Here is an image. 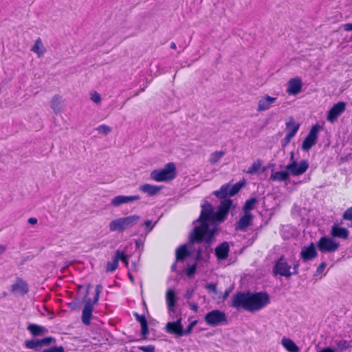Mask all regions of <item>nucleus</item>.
I'll list each match as a JSON object with an SVG mask.
<instances>
[{
  "label": "nucleus",
  "mask_w": 352,
  "mask_h": 352,
  "mask_svg": "<svg viewBox=\"0 0 352 352\" xmlns=\"http://www.w3.org/2000/svg\"><path fill=\"white\" fill-rule=\"evenodd\" d=\"M232 200L225 199L222 201L217 211L209 204H204L202 207L201 213L194 229V232L190 235L192 242L204 241L209 243L214 234L217 232L215 227L209 228V222L221 223L223 221L228 214L230 209L234 208Z\"/></svg>",
  "instance_id": "1"
},
{
  "label": "nucleus",
  "mask_w": 352,
  "mask_h": 352,
  "mask_svg": "<svg viewBox=\"0 0 352 352\" xmlns=\"http://www.w3.org/2000/svg\"><path fill=\"white\" fill-rule=\"evenodd\" d=\"M269 303V296L265 293L239 294L232 298V306L242 307L250 311H256Z\"/></svg>",
  "instance_id": "2"
},
{
  "label": "nucleus",
  "mask_w": 352,
  "mask_h": 352,
  "mask_svg": "<svg viewBox=\"0 0 352 352\" xmlns=\"http://www.w3.org/2000/svg\"><path fill=\"white\" fill-rule=\"evenodd\" d=\"M56 342V339L53 337H47L42 339H30L24 342L25 346L28 349H34L40 352H65L64 346H54L45 349V346H49Z\"/></svg>",
  "instance_id": "3"
},
{
  "label": "nucleus",
  "mask_w": 352,
  "mask_h": 352,
  "mask_svg": "<svg viewBox=\"0 0 352 352\" xmlns=\"http://www.w3.org/2000/svg\"><path fill=\"white\" fill-rule=\"evenodd\" d=\"M177 176V166L174 162H168L162 168L155 169L150 173V178L157 182H170Z\"/></svg>",
  "instance_id": "4"
},
{
  "label": "nucleus",
  "mask_w": 352,
  "mask_h": 352,
  "mask_svg": "<svg viewBox=\"0 0 352 352\" xmlns=\"http://www.w3.org/2000/svg\"><path fill=\"white\" fill-rule=\"evenodd\" d=\"M294 155L292 154L291 162L286 166L289 175L298 176L306 172L309 168V163L306 160L297 162L294 160Z\"/></svg>",
  "instance_id": "5"
},
{
  "label": "nucleus",
  "mask_w": 352,
  "mask_h": 352,
  "mask_svg": "<svg viewBox=\"0 0 352 352\" xmlns=\"http://www.w3.org/2000/svg\"><path fill=\"white\" fill-rule=\"evenodd\" d=\"M100 292V287L98 286L96 288V296L94 299V300H87L85 301V304L82 310V322L85 324H89L90 322V320L91 318V313L93 309V306L95 305L98 300L99 294Z\"/></svg>",
  "instance_id": "6"
},
{
  "label": "nucleus",
  "mask_w": 352,
  "mask_h": 352,
  "mask_svg": "<svg viewBox=\"0 0 352 352\" xmlns=\"http://www.w3.org/2000/svg\"><path fill=\"white\" fill-rule=\"evenodd\" d=\"M204 320L208 325L216 327L225 322L226 317L223 312L219 310H213L206 314Z\"/></svg>",
  "instance_id": "7"
},
{
  "label": "nucleus",
  "mask_w": 352,
  "mask_h": 352,
  "mask_svg": "<svg viewBox=\"0 0 352 352\" xmlns=\"http://www.w3.org/2000/svg\"><path fill=\"white\" fill-rule=\"evenodd\" d=\"M278 100L276 96H270L265 94L261 96L256 103V111L258 112H265L272 109Z\"/></svg>",
  "instance_id": "8"
},
{
  "label": "nucleus",
  "mask_w": 352,
  "mask_h": 352,
  "mask_svg": "<svg viewBox=\"0 0 352 352\" xmlns=\"http://www.w3.org/2000/svg\"><path fill=\"white\" fill-rule=\"evenodd\" d=\"M339 243L329 237H322L318 242L317 246L322 252H333L339 248Z\"/></svg>",
  "instance_id": "9"
},
{
  "label": "nucleus",
  "mask_w": 352,
  "mask_h": 352,
  "mask_svg": "<svg viewBox=\"0 0 352 352\" xmlns=\"http://www.w3.org/2000/svg\"><path fill=\"white\" fill-rule=\"evenodd\" d=\"M49 105L55 115H59L65 107V99L60 94H54L50 98Z\"/></svg>",
  "instance_id": "10"
},
{
  "label": "nucleus",
  "mask_w": 352,
  "mask_h": 352,
  "mask_svg": "<svg viewBox=\"0 0 352 352\" xmlns=\"http://www.w3.org/2000/svg\"><path fill=\"white\" fill-rule=\"evenodd\" d=\"M302 79L300 77L292 78L287 82L286 92L289 96H296L302 91Z\"/></svg>",
  "instance_id": "11"
},
{
  "label": "nucleus",
  "mask_w": 352,
  "mask_h": 352,
  "mask_svg": "<svg viewBox=\"0 0 352 352\" xmlns=\"http://www.w3.org/2000/svg\"><path fill=\"white\" fill-rule=\"evenodd\" d=\"M320 127L319 125L316 124L314 126L307 138L305 139L302 145V148L304 151H309L316 142L317 138H318V133L320 131Z\"/></svg>",
  "instance_id": "12"
},
{
  "label": "nucleus",
  "mask_w": 352,
  "mask_h": 352,
  "mask_svg": "<svg viewBox=\"0 0 352 352\" xmlns=\"http://www.w3.org/2000/svg\"><path fill=\"white\" fill-rule=\"evenodd\" d=\"M273 272L274 274H279L285 277H289L294 273L292 272L291 265L283 258H280L276 262Z\"/></svg>",
  "instance_id": "13"
},
{
  "label": "nucleus",
  "mask_w": 352,
  "mask_h": 352,
  "mask_svg": "<svg viewBox=\"0 0 352 352\" xmlns=\"http://www.w3.org/2000/svg\"><path fill=\"white\" fill-rule=\"evenodd\" d=\"M140 197L138 195H117L111 199L110 205L113 208H118L124 204H129L138 201Z\"/></svg>",
  "instance_id": "14"
},
{
  "label": "nucleus",
  "mask_w": 352,
  "mask_h": 352,
  "mask_svg": "<svg viewBox=\"0 0 352 352\" xmlns=\"http://www.w3.org/2000/svg\"><path fill=\"white\" fill-rule=\"evenodd\" d=\"M10 292L14 294L24 296L29 292L28 284L22 278H16L10 287Z\"/></svg>",
  "instance_id": "15"
},
{
  "label": "nucleus",
  "mask_w": 352,
  "mask_h": 352,
  "mask_svg": "<svg viewBox=\"0 0 352 352\" xmlns=\"http://www.w3.org/2000/svg\"><path fill=\"white\" fill-rule=\"evenodd\" d=\"M30 51L38 58H43L47 53V48L43 41L40 37L36 38L31 45Z\"/></svg>",
  "instance_id": "16"
},
{
  "label": "nucleus",
  "mask_w": 352,
  "mask_h": 352,
  "mask_svg": "<svg viewBox=\"0 0 352 352\" xmlns=\"http://www.w3.org/2000/svg\"><path fill=\"white\" fill-rule=\"evenodd\" d=\"M346 103L339 102L334 104L329 111L327 114V120L333 122L345 110Z\"/></svg>",
  "instance_id": "17"
},
{
  "label": "nucleus",
  "mask_w": 352,
  "mask_h": 352,
  "mask_svg": "<svg viewBox=\"0 0 352 352\" xmlns=\"http://www.w3.org/2000/svg\"><path fill=\"white\" fill-rule=\"evenodd\" d=\"M299 123L292 118L289 119L286 123L287 135L284 139L285 144L289 143L291 139L295 135L299 129Z\"/></svg>",
  "instance_id": "18"
},
{
  "label": "nucleus",
  "mask_w": 352,
  "mask_h": 352,
  "mask_svg": "<svg viewBox=\"0 0 352 352\" xmlns=\"http://www.w3.org/2000/svg\"><path fill=\"white\" fill-rule=\"evenodd\" d=\"M182 318L176 322H168L166 327V331L170 333L181 336L184 334V331L182 325Z\"/></svg>",
  "instance_id": "19"
},
{
  "label": "nucleus",
  "mask_w": 352,
  "mask_h": 352,
  "mask_svg": "<svg viewBox=\"0 0 352 352\" xmlns=\"http://www.w3.org/2000/svg\"><path fill=\"white\" fill-rule=\"evenodd\" d=\"M300 256L305 261L315 258L317 256L315 245L314 243H311L307 246L303 247L300 252Z\"/></svg>",
  "instance_id": "20"
},
{
  "label": "nucleus",
  "mask_w": 352,
  "mask_h": 352,
  "mask_svg": "<svg viewBox=\"0 0 352 352\" xmlns=\"http://www.w3.org/2000/svg\"><path fill=\"white\" fill-rule=\"evenodd\" d=\"M124 230L135 226L140 220V217L138 214H132L126 217H120Z\"/></svg>",
  "instance_id": "21"
},
{
  "label": "nucleus",
  "mask_w": 352,
  "mask_h": 352,
  "mask_svg": "<svg viewBox=\"0 0 352 352\" xmlns=\"http://www.w3.org/2000/svg\"><path fill=\"white\" fill-rule=\"evenodd\" d=\"M289 176V172L285 167V169L283 170H272L270 179L273 181L283 182L287 180Z\"/></svg>",
  "instance_id": "22"
},
{
  "label": "nucleus",
  "mask_w": 352,
  "mask_h": 352,
  "mask_svg": "<svg viewBox=\"0 0 352 352\" xmlns=\"http://www.w3.org/2000/svg\"><path fill=\"white\" fill-rule=\"evenodd\" d=\"M140 190L149 196L157 195L162 189V186L145 184L140 186Z\"/></svg>",
  "instance_id": "23"
},
{
  "label": "nucleus",
  "mask_w": 352,
  "mask_h": 352,
  "mask_svg": "<svg viewBox=\"0 0 352 352\" xmlns=\"http://www.w3.org/2000/svg\"><path fill=\"white\" fill-rule=\"evenodd\" d=\"M27 329L33 337L41 336L47 332L46 328L35 324L28 325Z\"/></svg>",
  "instance_id": "24"
},
{
  "label": "nucleus",
  "mask_w": 352,
  "mask_h": 352,
  "mask_svg": "<svg viewBox=\"0 0 352 352\" xmlns=\"http://www.w3.org/2000/svg\"><path fill=\"white\" fill-rule=\"evenodd\" d=\"M252 215L250 212H244L243 215L241 217L239 221L236 228L240 230H244L248 227L251 222Z\"/></svg>",
  "instance_id": "25"
},
{
  "label": "nucleus",
  "mask_w": 352,
  "mask_h": 352,
  "mask_svg": "<svg viewBox=\"0 0 352 352\" xmlns=\"http://www.w3.org/2000/svg\"><path fill=\"white\" fill-rule=\"evenodd\" d=\"M229 251V245L227 243H223L219 245L215 250V254L219 259H225Z\"/></svg>",
  "instance_id": "26"
},
{
  "label": "nucleus",
  "mask_w": 352,
  "mask_h": 352,
  "mask_svg": "<svg viewBox=\"0 0 352 352\" xmlns=\"http://www.w3.org/2000/svg\"><path fill=\"white\" fill-rule=\"evenodd\" d=\"M281 343L283 346L289 351V352H298L299 348L296 345V344L289 338H283L281 340Z\"/></svg>",
  "instance_id": "27"
},
{
  "label": "nucleus",
  "mask_w": 352,
  "mask_h": 352,
  "mask_svg": "<svg viewBox=\"0 0 352 352\" xmlns=\"http://www.w3.org/2000/svg\"><path fill=\"white\" fill-rule=\"evenodd\" d=\"M109 228L111 232H122L124 230L123 228L120 217L110 221Z\"/></svg>",
  "instance_id": "28"
},
{
  "label": "nucleus",
  "mask_w": 352,
  "mask_h": 352,
  "mask_svg": "<svg viewBox=\"0 0 352 352\" xmlns=\"http://www.w3.org/2000/svg\"><path fill=\"white\" fill-rule=\"evenodd\" d=\"M331 234L333 236L346 239L348 237L349 232L345 228L338 227V226H333L332 227Z\"/></svg>",
  "instance_id": "29"
},
{
  "label": "nucleus",
  "mask_w": 352,
  "mask_h": 352,
  "mask_svg": "<svg viewBox=\"0 0 352 352\" xmlns=\"http://www.w3.org/2000/svg\"><path fill=\"white\" fill-rule=\"evenodd\" d=\"M166 302L170 309L175 306L177 298L175 292L173 289H168L166 295Z\"/></svg>",
  "instance_id": "30"
},
{
  "label": "nucleus",
  "mask_w": 352,
  "mask_h": 352,
  "mask_svg": "<svg viewBox=\"0 0 352 352\" xmlns=\"http://www.w3.org/2000/svg\"><path fill=\"white\" fill-rule=\"evenodd\" d=\"M189 255V251L186 245L179 247L176 251V257L177 261H183Z\"/></svg>",
  "instance_id": "31"
},
{
  "label": "nucleus",
  "mask_w": 352,
  "mask_h": 352,
  "mask_svg": "<svg viewBox=\"0 0 352 352\" xmlns=\"http://www.w3.org/2000/svg\"><path fill=\"white\" fill-rule=\"evenodd\" d=\"M230 186L229 185H225L223 186L220 190L215 191L214 194L218 198H223L228 195H230Z\"/></svg>",
  "instance_id": "32"
},
{
  "label": "nucleus",
  "mask_w": 352,
  "mask_h": 352,
  "mask_svg": "<svg viewBox=\"0 0 352 352\" xmlns=\"http://www.w3.org/2000/svg\"><path fill=\"white\" fill-rule=\"evenodd\" d=\"M225 155V152L223 151H214L210 155V163L214 164L217 163L221 157Z\"/></svg>",
  "instance_id": "33"
},
{
  "label": "nucleus",
  "mask_w": 352,
  "mask_h": 352,
  "mask_svg": "<svg viewBox=\"0 0 352 352\" xmlns=\"http://www.w3.org/2000/svg\"><path fill=\"white\" fill-rule=\"evenodd\" d=\"M136 318L141 324L142 333V335H144L145 336L148 333L146 320L144 316H139V315H136Z\"/></svg>",
  "instance_id": "34"
},
{
  "label": "nucleus",
  "mask_w": 352,
  "mask_h": 352,
  "mask_svg": "<svg viewBox=\"0 0 352 352\" xmlns=\"http://www.w3.org/2000/svg\"><path fill=\"white\" fill-rule=\"evenodd\" d=\"M257 203V200L255 198H252L248 200L243 208V212H250V210H252Z\"/></svg>",
  "instance_id": "35"
},
{
  "label": "nucleus",
  "mask_w": 352,
  "mask_h": 352,
  "mask_svg": "<svg viewBox=\"0 0 352 352\" xmlns=\"http://www.w3.org/2000/svg\"><path fill=\"white\" fill-rule=\"evenodd\" d=\"M262 162L261 160L255 161L248 168L247 173L250 174L256 173L261 167Z\"/></svg>",
  "instance_id": "36"
},
{
  "label": "nucleus",
  "mask_w": 352,
  "mask_h": 352,
  "mask_svg": "<svg viewBox=\"0 0 352 352\" xmlns=\"http://www.w3.org/2000/svg\"><path fill=\"white\" fill-rule=\"evenodd\" d=\"M89 96H90V100L94 103H95L96 104H100L102 98H101L100 94L98 92H97L96 91H92L90 92Z\"/></svg>",
  "instance_id": "37"
},
{
  "label": "nucleus",
  "mask_w": 352,
  "mask_h": 352,
  "mask_svg": "<svg viewBox=\"0 0 352 352\" xmlns=\"http://www.w3.org/2000/svg\"><path fill=\"white\" fill-rule=\"evenodd\" d=\"M97 131L102 135H108L112 131V128L107 124H102L97 128Z\"/></svg>",
  "instance_id": "38"
},
{
  "label": "nucleus",
  "mask_w": 352,
  "mask_h": 352,
  "mask_svg": "<svg viewBox=\"0 0 352 352\" xmlns=\"http://www.w3.org/2000/svg\"><path fill=\"white\" fill-rule=\"evenodd\" d=\"M118 261L117 260L116 256H115L113 260L110 261L107 264V271H113L118 267Z\"/></svg>",
  "instance_id": "39"
},
{
  "label": "nucleus",
  "mask_w": 352,
  "mask_h": 352,
  "mask_svg": "<svg viewBox=\"0 0 352 352\" xmlns=\"http://www.w3.org/2000/svg\"><path fill=\"white\" fill-rule=\"evenodd\" d=\"M116 256L118 261H119V260L122 261L127 266L128 256L126 255H125L123 252L118 251L116 254Z\"/></svg>",
  "instance_id": "40"
},
{
  "label": "nucleus",
  "mask_w": 352,
  "mask_h": 352,
  "mask_svg": "<svg viewBox=\"0 0 352 352\" xmlns=\"http://www.w3.org/2000/svg\"><path fill=\"white\" fill-rule=\"evenodd\" d=\"M241 187V185L240 184H236L232 186H230V195L232 196V195H235L239 190Z\"/></svg>",
  "instance_id": "41"
},
{
  "label": "nucleus",
  "mask_w": 352,
  "mask_h": 352,
  "mask_svg": "<svg viewBox=\"0 0 352 352\" xmlns=\"http://www.w3.org/2000/svg\"><path fill=\"white\" fill-rule=\"evenodd\" d=\"M138 349L144 352H155V346L152 345L140 346Z\"/></svg>",
  "instance_id": "42"
},
{
  "label": "nucleus",
  "mask_w": 352,
  "mask_h": 352,
  "mask_svg": "<svg viewBox=\"0 0 352 352\" xmlns=\"http://www.w3.org/2000/svg\"><path fill=\"white\" fill-rule=\"evenodd\" d=\"M197 321L195 320L192 321L189 326L188 327L187 329L184 331V334H190L192 331V328L197 324Z\"/></svg>",
  "instance_id": "43"
},
{
  "label": "nucleus",
  "mask_w": 352,
  "mask_h": 352,
  "mask_svg": "<svg viewBox=\"0 0 352 352\" xmlns=\"http://www.w3.org/2000/svg\"><path fill=\"white\" fill-rule=\"evenodd\" d=\"M344 218L352 221V207L344 212Z\"/></svg>",
  "instance_id": "44"
},
{
  "label": "nucleus",
  "mask_w": 352,
  "mask_h": 352,
  "mask_svg": "<svg viewBox=\"0 0 352 352\" xmlns=\"http://www.w3.org/2000/svg\"><path fill=\"white\" fill-rule=\"evenodd\" d=\"M87 292H88V287H80V290L78 292V296L80 298L82 297V296H85L87 295Z\"/></svg>",
  "instance_id": "45"
},
{
  "label": "nucleus",
  "mask_w": 352,
  "mask_h": 352,
  "mask_svg": "<svg viewBox=\"0 0 352 352\" xmlns=\"http://www.w3.org/2000/svg\"><path fill=\"white\" fill-rule=\"evenodd\" d=\"M144 226H145V228L146 229L148 230V231H151L153 228V225L152 224V221H150V220H147L144 222Z\"/></svg>",
  "instance_id": "46"
},
{
  "label": "nucleus",
  "mask_w": 352,
  "mask_h": 352,
  "mask_svg": "<svg viewBox=\"0 0 352 352\" xmlns=\"http://www.w3.org/2000/svg\"><path fill=\"white\" fill-rule=\"evenodd\" d=\"M342 28L346 32L352 31V23H345L342 25Z\"/></svg>",
  "instance_id": "47"
},
{
  "label": "nucleus",
  "mask_w": 352,
  "mask_h": 352,
  "mask_svg": "<svg viewBox=\"0 0 352 352\" xmlns=\"http://www.w3.org/2000/svg\"><path fill=\"white\" fill-rule=\"evenodd\" d=\"M195 269H196L195 265H193V266H191V267H188V269L187 270V274H188V276H192L194 274L195 272Z\"/></svg>",
  "instance_id": "48"
},
{
  "label": "nucleus",
  "mask_w": 352,
  "mask_h": 352,
  "mask_svg": "<svg viewBox=\"0 0 352 352\" xmlns=\"http://www.w3.org/2000/svg\"><path fill=\"white\" fill-rule=\"evenodd\" d=\"M326 267V264L322 263H321L319 267H318L317 272L319 274H322Z\"/></svg>",
  "instance_id": "49"
},
{
  "label": "nucleus",
  "mask_w": 352,
  "mask_h": 352,
  "mask_svg": "<svg viewBox=\"0 0 352 352\" xmlns=\"http://www.w3.org/2000/svg\"><path fill=\"white\" fill-rule=\"evenodd\" d=\"M188 305L194 311L197 312L198 311V305L196 303L190 302Z\"/></svg>",
  "instance_id": "50"
},
{
  "label": "nucleus",
  "mask_w": 352,
  "mask_h": 352,
  "mask_svg": "<svg viewBox=\"0 0 352 352\" xmlns=\"http://www.w3.org/2000/svg\"><path fill=\"white\" fill-rule=\"evenodd\" d=\"M319 352H336V350L334 349L327 347V348L322 349Z\"/></svg>",
  "instance_id": "51"
},
{
  "label": "nucleus",
  "mask_w": 352,
  "mask_h": 352,
  "mask_svg": "<svg viewBox=\"0 0 352 352\" xmlns=\"http://www.w3.org/2000/svg\"><path fill=\"white\" fill-rule=\"evenodd\" d=\"M207 288L213 292H216V286L214 285H209L207 286Z\"/></svg>",
  "instance_id": "52"
},
{
  "label": "nucleus",
  "mask_w": 352,
  "mask_h": 352,
  "mask_svg": "<svg viewBox=\"0 0 352 352\" xmlns=\"http://www.w3.org/2000/svg\"><path fill=\"white\" fill-rule=\"evenodd\" d=\"M6 251V247L2 244H0V255L3 254Z\"/></svg>",
  "instance_id": "53"
},
{
  "label": "nucleus",
  "mask_w": 352,
  "mask_h": 352,
  "mask_svg": "<svg viewBox=\"0 0 352 352\" xmlns=\"http://www.w3.org/2000/svg\"><path fill=\"white\" fill-rule=\"evenodd\" d=\"M343 345H344V346H343L344 349H348L349 346V344L346 342H343Z\"/></svg>",
  "instance_id": "54"
},
{
  "label": "nucleus",
  "mask_w": 352,
  "mask_h": 352,
  "mask_svg": "<svg viewBox=\"0 0 352 352\" xmlns=\"http://www.w3.org/2000/svg\"><path fill=\"white\" fill-rule=\"evenodd\" d=\"M229 295V292L226 291L223 295V298L226 299Z\"/></svg>",
  "instance_id": "55"
},
{
  "label": "nucleus",
  "mask_w": 352,
  "mask_h": 352,
  "mask_svg": "<svg viewBox=\"0 0 352 352\" xmlns=\"http://www.w3.org/2000/svg\"><path fill=\"white\" fill-rule=\"evenodd\" d=\"M29 221L32 223H34L36 222V219H30Z\"/></svg>",
  "instance_id": "56"
},
{
  "label": "nucleus",
  "mask_w": 352,
  "mask_h": 352,
  "mask_svg": "<svg viewBox=\"0 0 352 352\" xmlns=\"http://www.w3.org/2000/svg\"><path fill=\"white\" fill-rule=\"evenodd\" d=\"M192 291H190V292H187V296H188V298H190V297L192 296Z\"/></svg>",
  "instance_id": "57"
}]
</instances>
